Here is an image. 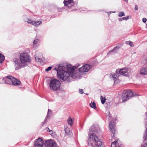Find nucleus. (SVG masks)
<instances>
[{"mask_svg":"<svg viewBox=\"0 0 147 147\" xmlns=\"http://www.w3.org/2000/svg\"><path fill=\"white\" fill-rule=\"evenodd\" d=\"M76 68V66H68L67 67V71H65L62 69L57 76V77L61 80L69 81L70 78L74 79L76 77V75L75 70Z\"/></svg>","mask_w":147,"mask_h":147,"instance_id":"1","label":"nucleus"},{"mask_svg":"<svg viewBox=\"0 0 147 147\" xmlns=\"http://www.w3.org/2000/svg\"><path fill=\"white\" fill-rule=\"evenodd\" d=\"M88 145L90 146L93 147H100L102 145V142L98 139V136L95 134H90L89 135Z\"/></svg>","mask_w":147,"mask_h":147,"instance_id":"2","label":"nucleus"},{"mask_svg":"<svg viewBox=\"0 0 147 147\" xmlns=\"http://www.w3.org/2000/svg\"><path fill=\"white\" fill-rule=\"evenodd\" d=\"M61 83L57 80L53 79L50 81L49 86L50 89L53 91L59 90L60 89Z\"/></svg>","mask_w":147,"mask_h":147,"instance_id":"3","label":"nucleus"},{"mask_svg":"<svg viewBox=\"0 0 147 147\" xmlns=\"http://www.w3.org/2000/svg\"><path fill=\"white\" fill-rule=\"evenodd\" d=\"M138 96V95L134 94L132 91L130 90H128L123 93L122 96V102H125V101L129 99L132 96Z\"/></svg>","mask_w":147,"mask_h":147,"instance_id":"4","label":"nucleus"},{"mask_svg":"<svg viewBox=\"0 0 147 147\" xmlns=\"http://www.w3.org/2000/svg\"><path fill=\"white\" fill-rule=\"evenodd\" d=\"M20 59V61L22 62L25 66L28 65V63L30 62V57L27 53H21Z\"/></svg>","mask_w":147,"mask_h":147,"instance_id":"5","label":"nucleus"},{"mask_svg":"<svg viewBox=\"0 0 147 147\" xmlns=\"http://www.w3.org/2000/svg\"><path fill=\"white\" fill-rule=\"evenodd\" d=\"M13 61L15 63L16 66V70L19 69L22 67H25L22 61H20V59L19 60L17 58H14L13 59Z\"/></svg>","mask_w":147,"mask_h":147,"instance_id":"6","label":"nucleus"},{"mask_svg":"<svg viewBox=\"0 0 147 147\" xmlns=\"http://www.w3.org/2000/svg\"><path fill=\"white\" fill-rule=\"evenodd\" d=\"M128 69L126 67L121 69H118L116 71V73L125 76H127L128 74Z\"/></svg>","mask_w":147,"mask_h":147,"instance_id":"7","label":"nucleus"},{"mask_svg":"<svg viewBox=\"0 0 147 147\" xmlns=\"http://www.w3.org/2000/svg\"><path fill=\"white\" fill-rule=\"evenodd\" d=\"M46 147H56V144L53 140H46L45 143Z\"/></svg>","mask_w":147,"mask_h":147,"instance_id":"8","label":"nucleus"},{"mask_svg":"<svg viewBox=\"0 0 147 147\" xmlns=\"http://www.w3.org/2000/svg\"><path fill=\"white\" fill-rule=\"evenodd\" d=\"M91 67V65L89 64H86L80 67L79 71L80 72L84 73L88 72Z\"/></svg>","mask_w":147,"mask_h":147,"instance_id":"9","label":"nucleus"},{"mask_svg":"<svg viewBox=\"0 0 147 147\" xmlns=\"http://www.w3.org/2000/svg\"><path fill=\"white\" fill-rule=\"evenodd\" d=\"M44 142L40 138H38L34 142V147H42L43 145Z\"/></svg>","mask_w":147,"mask_h":147,"instance_id":"10","label":"nucleus"},{"mask_svg":"<svg viewBox=\"0 0 147 147\" xmlns=\"http://www.w3.org/2000/svg\"><path fill=\"white\" fill-rule=\"evenodd\" d=\"M109 127L110 130L111 131L113 135L114 136L115 132V124L114 121H111L109 123Z\"/></svg>","mask_w":147,"mask_h":147,"instance_id":"11","label":"nucleus"},{"mask_svg":"<svg viewBox=\"0 0 147 147\" xmlns=\"http://www.w3.org/2000/svg\"><path fill=\"white\" fill-rule=\"evenodd\" d=\"M12 76H7L6 78H3V80L4 81L5 83L6 84H12Z\"/></svg>","mask_w":147,"mask_h":147,"instance_id":"12","label":"nucleus"},{"mask_svg":"<svg viewBox=\"0 0 147 147\" xmlns=\"http://www.w3.org/2000/svg\"><path fill=\"white\" fill-rule=\"evenodd\" d=\"M98 129L97 126H96L94 125H92L89 129V135H90V134H95L97 132Z\"/></svg>","mask_w":147,"mask_h":147,"instance_id":"13","label":"nucleus"},{"mask_svg":"<svg viewBox=\"0 0 147 147\" xmlns=\"http://www.w3.org/2000/svg\"><path fill=\"white\" fill-rule=\"evenodd\" d=\"M111 147H123L121 142L117 140L112 142L111 144Z\"/></svg>","mask_w":147,"mask_h":147,"instance_id":"14","label":"nucleus"},{"mask_svg":"<svg viewBox=\"0 0 147 147\" xmlns=\"http://www.w3.org/2000/svg\"><path fill=\"white\" fill-rule=\"evenodd\" d=\"M63 3L65 6L68 5V7H69L74 5L73 0H64Z\"/></svg>","mask_w":147,"mask_h":147,"instance_id":"15","label":"nucleus"},{"mask_svg":"<svg viewBox=\"0 0 147 147\" xmlns=\"http://www.w3.org/2000/svg\"><path fill=\"white\" fill-rule=\"evenodd\" d=\"M119 74L111 73V78L114 81V83L117 80L119 76Z\"/></svg>","mask_w":147,"mask_h":147,"instance_id":"16","label":"nucleus"},{"mask_svg":"<svg viewBox=\"0 0 147 147\" xmlns=\"http://www.w3.org/2000/svg\"><path fill=\"white\" fill-rule=\"evenodd\" d=\"M12 80V84L15 86L18 85L20 84V82L18 79L13 77Z\"/></svg>","mask_w":147,"mask_h":147,"instance_id":"17","label":"nucleus"},{"mask_svg":"<svg viewBox=\"0 0 147 147\" xmlns=\"http://www.w3.org/2000/svg\"><path fill=\"white\" fill-rule=\"evenodd\" d=\"M42 55L41 53H39V55H38V54H36L35 57L36 61L41 62L42 60Z\"/></svg>","mask_w":147,"mask_h":147,"instance_id":"18","label":"nucleus"},{"mask_svg":"<svg viewBox=\"0 0 147 147\" xmlns=\"http://www.w3.org/2000/svg\"><path fill=\"white\" fill-rule=\"evenodd\" d=\"M62 68H63L62 66H61V65H59L58 67H56L54 69L57 71V76L60 73V71L62 70Z\"/></svg>","mask_w":147,"mask_h":147,"instance_id":"19","label":"nucleus"},{"mask_svg":"<svg viewBox=\"0 0 147 147\" xmlns=\"http://www.w3.org/2000/svg\"><path fill=\"white\" fill-rule=\"evenodd\" d=\"M51 111L50 109H49L48 110L47 114V116H46V118L44 120V122H42V125H43L44 124L46 123L47 121V118L49 117V114L51 113Z\"/></svg>","mask_w":147,"mask_h":147,"instance_id":"20","label":"nucleus"},{"mask_svg":"<svg viewBox=\"0 0 147 147\" xmlns=\"http://www.w3.org/2000/svg\"><path fill=\"white\" fill-rule=\"evenodd\" d=\"M64 131L67 135L69 136L71 135V133L70 132L69 129L67 126H65Z\"/></svg>","mask_w":147,"mask_h":147,"instance_id":"21","label":"nucleus"},{"mask_svg":"<svg viewBox=\"0 0 147 147\" xmlns=\"http://www.w3.org/2000/svg\"><path fill=\"white\" fill-rule=\"evenodd\" d=\"M140 74L142 75H146L147 74V66L146 68H143L140 70Z\"/></svg>","mask_w":147,"mask_h":147,"instance_id":"22","label":"nucleus"},{"mask_svg":"<svg viewBox=\"0 0 147 147\" xmlns=\"http://www.w3.org/2000/svg\"><path fill=\"white\" fill-rule=\"evenodd\" d=\"M67 122L69 125L70 126H72L74 123V120L72 119L71 117H69L67 119Z\"/></svg>","mask_w":147,"mask_h":147,"instance_id":"23","label":"nucleus"},{"mask_svg":"<svg viewBox=\"0 0 147 147\" xmlns=\"http://www.w3.org/2000/svg\"><path fill=\"white\" fill-rule=\"evenodd\" d=\"M42 23V21H39L36 22L34 21L33 25L35 27H37L40 25Z\"/></svg>","mask_w":147,"mask_h":147,"instance_id":"24","label":"nucleus"},{"mask_svg":"<svg viewBox=\"0 0 147 147\" xmlns=\"http://www.w3.org/2000/svg\"><path fill=\"white\" fill-rule=\"evenodd\" d=\"M119 48V46H117L115 47L112 50L110 51H109V53H108V54H109L111 53L114 52V51H115V53H116L117 51V50Z\"/></svg>","mask_w":147,"mask_h":147,"instance_id":"25","label":"nucleus"},{"mask_svg":"<svg viewBox=\"0 0 147 147\" xmlns=\"http://www.w3.org/2000/svg\"><path fill=\"white\" fill-rule=\"evenodd\" d=\"M90 105L91 107L94 109H96V103L94 102H91V103L90 104Z\"/></svg>","mask_w":147,"mask_h":147,"instance_id":"26","label":"nucleus"},{"mask_svg":"<svg viewBox=\"0 0 147 147\" xmlns=\"http://www.w3.org/2000/svg\"><path fill=\"white\" fill-rule=\"evenodd\" d=\"M130 17L129 16L125 17L123 18H120L118 19V20L119 21H121L123 20H127L128 19H129Z\"/></svg>","mask_w":147,"mask_h":147,"instance_id":"27","label":"nucleus"},{"mask_svg":"<svg viewBox=\"0 0 147 147\" xmlns=\"http://www.w3.org/2000/svg\"><path fill=\"white\" fill-rule=\"evenodd\" d=\"M4 56L0 53V63H2L4 60Z\"/></svg>","mask_w":147,"mask_h":147,"instance_id":"28","label":"nucleus"},{"mask_svg":"<svg viewBox=\"0 0 147 147\" xmlns=\"http://www.w3.org/2000/svg\"><path fill=\"white\" fill-rule=\"evenodd\" d=\"M27 20H28L27 21H25V22H27L28 23L30 24H32V25H33V24L34 23V21H32V20H31L29 19H27Z\"/></svg>","mask_w":147,"mask_h":147,"instance_id":"29","label":"nucleus"},{"mask_svg":"<svg viewBox=\"0 0 147 147\" xmlns=\"http://www.w3.org/2000/svg\"><path fill=\"white\" fill-rule=\"evenodd\" d=\"M100 99L101 103L102 104H104L105 102L106 99L105 98H103L102 96H101Z\"/></svg>","mask_w":147,"mask_h":147,"instance_id":"30","label":"nucleus"},{"mask_svg":"<svg viewBox=\"0 0 147 147\" xmlns=\"http://www.w3.org/2000/svg\"><path fill=\"white\" fill-rule=\"evenodd\" d=\"M126 43L129 45L131 47H133L134 46L132 42L130 41L126 42Z\"/></svg>","mask_w":147,"mask_h":147,"instance_id":"31","label":"nucleus"},{"mask_svg":"<svg viewBox=\"0 0 147 147\" xmlns=\"http://www.w3.org/2000/svg\"><path fill=\"white\" fill-rule=\"evenodd\" d=\"M125 16V13L122 11H121L119 13L118 16L119 17H121L122 16Z\"/></svg>","mask_w":147,"mask_h":147,"instance_id":"32","label":"nucleus"},{"mask_svg":"<svg viewBox=\"0 0 147 147\" xmlns=\"http://www.w3.org/2000/svg\"><path fill=\"white\" fill-rule=\"evenodd\" d=\"M39 40L38 39H35L33 41V44L34 45H36L39 42Z\"/></svg>","mask_w":147,"mask_h":147,"instance_id":"33","label":"nucleus"},{"mask_svg":"<svg viewBox=\"0 0 147 147\" xmlns=\"http://www.w3.org/2000/svg\"><path fill=\"white\" fill-rule=\"evenodd\" d=\"M52 68V67H48L47 68L45 69V71H50L51 69Z\"/></svg>","mask_w":147,"mask_h":147,"instance_id":"34","label":"nucleus"},{"mask_svg":"<svg viewBox=\"0 0 147 147\" xmlns=\"http://www.w3.org/2000/svg\"><path fill=\"white\" fill-rule=\"evenodd\" d=\"M47 129L49 130V132H50V134L51 135L53 134V132L52 130H50L48 127H47Z\"/></svg>","mask_w":147,"mask_h":147,"instance_id":"35","label":"nucleus"},{"mask_svg":"<svg viewBox=\"0 0 147 147\" xmlns=\"http://www.w3.org/2000/svg\"><path fill=\"white\" fill-rule=\"evenodd\" d=\"M147 20V19L146 18H144L143 19L142 21L143 22L145 23Z\"/></svg>","mask_w":147,"mask_h":147,"instance_id":"36","label":"nucleus"},{"mask_svg":"<svg viewBox=\"0 0 147 147\" xmlns=\"http://www.w3.org/2000/svg\"><path fill=\"white\" fill-rule=\"evenodd\" d=\"M79 92L80 94H82L83 93V90L82 89H79Z\"/></svg>","mask_w":147,"mask_h":147,"instance_id":"37","label":"nucleus"},{"mask_svg":"<svg viewBox=\"0 0 147 147\" xmlns=\"http://www.w3.org/2000/svg\"><path fill=\"white\" fill-rule=\"evenodd\" d=\"M138 9V7L137 5H136L135 7V10L136 11Z\"/></svg>","mask_w":147,"mask_h":147,"instance_id":"38","label":"nucleus"},{"mask_svg":"<svg viewBox=\"0 0 147 147\" xmlns=\"http://www.w3.org/2000/svg\"><path fill=\"white\" fill-rule=\"evenodd\" d=\"M115 12L110 11V13H115Z\"/></svg>","mask_w":147,"mask_h":147,"instance_id":"39","label":"nucleus"},{"mask_svg":"<svg viewBox=\"0 0 147 147\" xmlns=\"http://www.w3.org/2000/svg\"><path fill=\"white\" fill-rule=\"evenodd\" d=\"M46 130H47V131H49V129H47V127L46 128Z\"/></svg>","mask_w":147,"mask_h":147,"instance_id":"40","label":"nucleus"},{"mask_svg":"<svg viewBox=\"0 0 147 147\" xmlns=\"http://www.w3.org/2000/svg\"><path fill=\"white\" fill-rule=\"evenodd\" d=\"M146 28H147V24H146Z\"/></svg>","mask_w":147,"mask_h":147,"instance_id":"41","label":"nucleus"},{"mask_svg":"<svg viewBox=\"0 0 147 147\" xmlns=\"http://www.w3.org/2000/svg\"><path fill=\"white\" fill-rule=\"evenodd\" d=\"M146 116H147V113H146Z\"/></svg>","mask_w":147,"mask_h":147,"instance_id":"42","label":"nucleus"},{"mask_svg":"<svg viewBox=\"0 0 147 147\" xmlns=\"http://www.w3.org/2000/svg\"><path fill=\"white\" fill-rule=\"evenodd\" d=\"M86 95H88V94H86Z\"/></svg>","mask_w":147,"mask_h":147,"instance_id":"43","label":"nucleus"}]
</instances>
